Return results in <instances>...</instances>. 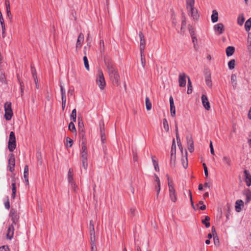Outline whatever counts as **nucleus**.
<instances>
[{
  "instance_id": "1",
  "label": "nucleus",
  "mask_w": 251,
  "mask_h": 251,
  "mask_svg": "<svg viewBox=\"0 0 251 251\" xmlns=\"http://www.w3.org/2000/svg\"><path fill=\"white\" fill-rule=\"evenodd\" d=\"M105 63L108 71L109 78L113 84L117 86L120 85V75L113 63L109 60L105 61Z\"/></svg>"
},
{
  "instance_id": "2",
  "label": "nucleus",
  "mask_w": 251,
  "mask_h": 251,
  "mask_svg": "<svg viewBox=\"0 0 251 251\" xmlns=\"http://www.w3.org/2000/svg\"><path fill=\"white\" fill-rule=\"evenodd\" d=\"M195 0H186V9L188 14L194 20H197L199 18L198 12L194 7Z\"/></svg>"
},
{
  "instance_id": "3",
  "label": "nucleus",
  "mask_w": 251,
  "mask_h": 251,
  "mask_svg": "<svg viewBox=\"0 0 251 251\" xmlns=\"http://www.w3.org/2000/svg\"><path fill=\"white\" fill-rule=\"evenodd\" d=\"M168 179V185L169 187V197L173 202H176L177 201V195L173 185V181L169 179L168 175H167Z\"/></svg>"
},
{
  "instance_id": "4",
  "label": "nucleus",
  "mask_w": 251,
  "mask_h": 251,
  "mask_svg": "<svg viewBox=\"0 0 251 251\" xmlns=\"http://www.w3.org/2000/svg\"><path fill=\"white\" fill-rule=\"evenodd\" d=\"M96 83L100 90H102L105 88L106 83L103 74L101 70H98L97 77L96 78Z\"/></svg>"
},
{
  "instance_id": "5",
  "label": "nucleus",
  "mask_w": 251,
  "mask_h": 251,
  "mask_svg": "<svg viewBox=\"0 0 251 251\" xmlns=\"http://www.w3.org/2000/svg\"><path fill=\"white\" fill-rule=\"evenodd\" d=\"M5 114L4 118L6 120H10L13 116V111L11 108V103L10 101H6L4 105Z\"/></svg>"
},
{
  "instance_id": "6",
  "label": "nucleus",
  "mask_w": 251,
  "mask_h": 251,
  "mask_svg": "<svg viewBox=\"0 0 251 251\" xmlns=\"http://www.w3.org/2000/svg\"><path fill=\"white\" fill-rule=\"evenodd\" d=\"M16 148V139L15 133L11 131L10 133L8 141V149L10 151L12 152Z\"/></svg>"
},
{
  "instance_id": "7",
  "label": "nucleus",
  "mask_w": 251,
  "mask_h": 251,
  "mask_svg": "<svg viewBox=\"0 0 251 251\" xmlns=\"http://www.w3.org/2000/svg\"><path fill=\"white\" fill-rule=\"evenodd\" d=\"M80 157L81 158L82 166L84 169L86 170L88 167V163H87L88 152L80 151Z\"/></svg>"
},
{
  "instance_id": "8",
  "label": "nucleus",
  "mask_w": 251,
  "mask_h": 251,
  "mask_svg": "<svg viewBox=\"0 0 251 251\" xmlns=\"http://www.w3.org/2000/svg\"><path fill=\"white\" fill-rule=\"evenodd\" d=\"M89 232L90 236V240L92 242L95 241V231L94 223L92 220L89 223Z\"/></svg>"
},
{
  "instance_id": "9",
  "label": "nucleus",
  "mask_w": 251,
  "mask_h": 251,
  "mask_svg": "<svg viewBox=\"0 0 251 251\" xmlns=\"http://www.w3.org/2000/svg\"><path fill=\"white\" fill-rule=\"evenodd\" d=\"M139 37L140 39V52H144V50L145 49L146 45V41L145 39L144 35L142 32H140L139 33Z\"/></svg>"
},
{
  "instance_id": "10",
  "label": "nucleus",
  "mask_w": 251,
  "mask_h": 251,
  "mask_svg": "<svg viewBox=\"0 0 251 251\" xmlns=\"http://www.w3.org/2000/svg\"><path fill=\"white\" fill-rule=\"evenodd\" d=\"M186 75L185 73H181L179 75L178 83L180 87H185L186 83Z\"/></svg>"
},
{
  "instance_id": "11",
  "label": "nucleus",
  "mask_w": 251,
  "mask_h": 251,
  "mask_svg": "<svg viewBox=\"0 0 251 251\" xmlns=\"http://www.w3.org/2000/svg\"><path fill=\"white\" fill-rule=\"evenodd\" d=\"M188 149L190 152H192L194 150V142L191 136L186 137Z\"/></svg>"
},
{
  "instance_id": "12",
  "label": "nucleus",
  "mask_w": 251,
  "mask_h": 251,
  "mask_svg": "<svg viewBox=\"0 0 251 251\" xmlns=\"http://www.w3.org/2000/svg\"><path fill=\"white\" fill-rule=\"evenodd\" d=\"M10 216L11 217L13 224H16L19 219V216L17 214V211L14 209H12L10 212Z\"/></svg>"
},
{
  "instance_id": "13",
  "label": "nucleus",
  "mask_w": 251,
  "mask_h": 251,
  "mask_svg": "<svg viewBox=\"0 0 251 251\" xmlns=\"http://www.w3.org/2000/svg\"><path fill=\"white\" fill-rule=\"evenodd\" d=\"M201 99L203 106L205 109L209 110L210 108V105L207 96L205 95H202Z\"/></svg>"
},
{
  "instance_id": "14",
  "label": "nucleus",
  "mask_w": 251,
  "mask_h": 251,
  "mask_svg": "<svg viewBox=\"0 0 251 251\" xmlns=\"http://www.w3.org/2000/svg\"><path fill=\"white\" fill-rule=\"evenodd\" d=\"M84 41V35L82 33H80L78 37L76 43V50L80 49L83 44Z\"/></svg>"
},
{
  "instance_id": "15",
  "label": "nucleus",
  "mask_w": 251,
  "mask_h": 251,
  "mask_svg": "<svg viewBox=\"0 0 251 251\" xmlns=\"http://www.w3.org/2000/svg\"><path fill=\"white\" fill-rule=\"evenodd\" d=\"M8 167L9 171L11 172H12L14 170V167L15 165V160L14 155L12 154L10 156L8 161Z\"/></svg>"
},
{
  "instance_id": "16",
  "label": "nucleus",
  "mask_w": 251,
  "mask_h": 251,
  "mask_svg": "<svg viewBox=\"0 0 251 251\" xmlns=\"http://www.w3.org/2000/svg\"><path fill=\"white\" fill-rule=\"evenodd\" d=\"M222 161L227 168H229L232 165L231 159L228 155H224L223 157Z\"/></svg>"
},
{
  "instance_id": "17",
  "label": "nucleus",
  "mask_w": 251,
  "mask_h": 251,
  "mask_svg": "<svg viewBox=\"0 0 251 251\" xmlns=\"http://www.w3.org/2000/svg\"><path fill=\"white\" fill-rule=\"evenodd\" d=\"M176 138L177 143V145L181 151V153H183V148L182 147L180 139L179 137L178 133V127L177 124H176Z\"/></svg>"
},
{
  "instance_id": "18",
  "label": "nucleus",
  "mask_w": 251,
  "mask_h": 251,
  "mask_svg": "<svg viewBox=\"0 0 251 251\" xmlns=\"http://www.w3.org/2000/svg\"><path fill=\"white\" fill-rule=\"evenodd\" d=\"M214 29L215 31L218 32L219 34H221L224 31V26L222 23H218L214 26Z\"/></svg>"
},
{
  "instance_id": "19",
  "label": "nucleus",
  "mask_w": 251,
  "mask_h": 251,
  "mask_svg": "<svg viewBox=\"0 0 251 251\" xmlns=\"http://www.w3.org/2000/svg\"><path fill=\"white\" fill-rule=\"evenodd\" d=\"M244 173L245 176L246 183L248 186H250L251 185V176L246 170L244 171Z\"/></svg>"
},
{
  "instance_id": "20",
  "label": "nucleus",
  "mask_w": 251,
  "mask_h": 251,
  "mask_svg": "<svg viewBox=\"0 0 251 251\" xmlns=\"http://www.w3.org/2000/svg\"><path fill=\"white\" fill-rule=\"evenodd\" d=\"M28 176V166L27 165H25L24 168V177L25 179V181L26 183V185H28V184H29Z\"/></svg>"
},
{
  "instance_id": "21",
  "label": "nucleus",
  "mask_w": 251,
  "mask_h": 251,
  "mask_svg": "<svg viewBox=\"0 0 251 251\" xmlns=\"http://www.w3.org/2000/svg\"><path fill=\"white\" fill-rule=\"evenodd\" d=\"M243 201L241 200H238L235 203V210L237 212H239L241 209V206H243Z\"/></svg>"
},
{
  "instance_id": "22",
  "label": "nucleus",
  "mask_w": 251,
  "mask_h": 251,
  "mask_svg": "<svg viewBox=\"0 0 251 251\" xmlns=\"http://www.w3.org/2000/svg\"><path fill=\"white\" fill-rule=\"evenodd\" d=\"M14 234V227L12 225L9 226L7 232V238L9 239H11Z\"/></svg>"
},
{
  "instance_id": "23",
  "label": "nucleus",
  "mask_w": 251,
  "mask_h": 251,
  "mask_svg": "<svg viewBox=\"0 0 251 251\" xmlns=\"http://www.w3.org/2000/svg\"><path fill=\"white\" fill-rule=\"evenodd\" d=\"M86 49V47H84V52L85 55L86 54V51H85ZM83 61H84V66H85V67L86 69L87 70L89 71V65L88 60V59H87V57L86 55H85L83 57Z\"/></svg>"
},
{
  "instance_id": "24",
  "label": "nucleus",
  "mask_w": 251,
  "mask_h": 251,
  "mask_svg": "<svg viewBox=\"0 0 251 251\" xmlns=\"http://www.w3.org/2000/svg\"><path fill=\"white\" fill-rule=\"evenodd\" d=\"M68 181L69 183L74 182L73 179V169L70 168L68 173Z\"/></svg>"
},
{
  "instance_id": "25",
  "label": "nucleus",
  "mask_w": 251,
  "mask_h": 251,
  "mask_svg": "<svg viewBox=\"0 0 251 251\" xmlns=\"http://www.w3.org/2000/svg\"><path fill=\"white\" fill-rule=\"evenodd\" d=\"M80 151L87 152L86 139H82L81 144V149Z\"/></svg>"
},
{
  "instance_id": "26",
  "label": "nucleus",
  "mask_w": 251,
  "mask_h": 251,
  "mask_svg": "<svg viewBox=\"0 0 251 251\" xmlns=\"http://www.w3.org/2000/svg\"><path fill=\"white\" fill-rule=\"evenodd\" d=\"M218 13L216 10H214L212 11V14L211 15V21L213 23H215L218 21Z\"/></svg>"
},
{
  "instance_id": "27",
  "label": "nucleus",
  "mask_w": 251,
  "mask_h": 251,
  "mask_svg": "<svg viewBox=\"0 0 251 251\" xmlns=\"http://www.w3.org/2000/svg\"><path fill=\"white\" fill-rule=\"evenodd\" d=\"M235 50V48L232 46H229L226 49V54L227 56H231Z\"/></svg>"
},
{
  "instance_id": "28",
  "label": "nucleus",
  "mask_w": 251,
  "mask_h": 251,
  "mask_svg": "<svg viewBox=\"0 0 251 251\" xmlns=\"http://www.w3.org/2000/svg\"><path fill=\"white\" fill-rule=\"evenodd\" d=\"M12 186V198L14 199L16 196V182L15 180H12V183L11 185Z\"/></svg>"
},
{
  "instance_id": "29",
  "label": "nucleus",
  "mask_w": 251,
  "mask_h": 251,
  "mask_svg": "<svg viewBox=\"0 0 251 251\" xmlns=\"http://www.w3.org/2000/svg\"><path fill=\"white\" fill-rule=\"evenodd\" d=\"M78 131H79V136H80V137H81L82 138V139H86L84 137L85 132H84V126L83 125L80 126V123H79Z\"/></svg>"
},
{
  "instance_id": "30",
  "label": "nucleus",
  "mask_w": 251,
  "mask_h": 251,
  "mask_svg": "<svg viewBox=\"0 0 251 251\" xmlns=\"http://www.w3.org/2000/svg\"><path fill=\"white\" fill-rule=\"evenodd\" d=\"M237 77L235 74H232L231 76V82L234 89H235L237 86Z\"/></svg>"
},
{
  "instance_id": "31",
  "label": "nucleus",
  "mask_w": 251,
  "mask_h": 251,
  "mask_svg": "<svg viewBox=\"0 0 251 251\" xmlns=\"http://www.w3.org/2000/svg\"><path fill=\"white\" fill-rule=\"evenodd\" d=\"M247 48L248 50L251 52V33H249L248 35Z\"/></svg>"
},
{
  "instance_id": "32",
  "label": "nucleus",
  "mask_w": 251,
  "mask_h": 251,
  "mask_svg": "<svg viewBox=\"0 0 251 251\" xmlns=\"http://www.w3.org/2000/svg\"><path fill=\"white\" fill-rule=\"evenodd\" d=\"M251 28V17L249 18L245 23V28L247 31H249Z\"/></svg>"
},
{
  "instance_id": "33",
  "label": "nucleus",
  "mask_w": 251,
  "mask_h": 251,
  "mask_svg": "<svg viewBox=\"0 0 251 251\" xmlns=\"http://www.w3.org/2000/svg\"><path fill=\"white\" fill-rule=\"evenodd\" d=\"M205 82L206 85L209 87H212V81L211 79V75L210 74H209L208 75H206L205 77Z\"/></svg>"
},
{
  "instance_id": "34",
  "label": "nucleus",
  "mask_w": 251,
  "mask_h": 251,
  "mask_svg": "<svg viewBox=\"0 0 251 251\" xmlns=\"http://www.w3.org/2000/svg\"><path fill=\"white\" fill-rule=\"evenodd\" d=\"M210 217L208 216L205 217V219L202 220V223L204 224L206 227L208 228L210 226V223L208 222L210 220Z\"/></svg>"
},
{
  "instance_id": "35",
  "label": "nucleus",
  "mask_w": 251,
  "mask_h": 251,
  "mask_svg": "<svg viewBox=\"0 0 251 251\" xmlns=\"http://www.w3.org/2000/svg\"><path fill=\"white\" fill-rule=\"evenodd\" d=\"M70 119L72 120L74 122H76V110L74 109L72 110V113L70 115Z\"/></svg>"
},
{
  "instance_id": "36",
  "label": "nucleus",
  "mask_w": 251,
  "mask_h": 251,
  "mask_svg": "<svg viewBox=\"0 0 251 251\" xmlns=\"http://www.w3.org/2000/svg\"><path fill=\"white\" fill-rule=\"evenodd\" d=\"M151 103L150 100L149 98L147 97L146 98V107L148 110H150L151 108Z\"/></svg>"
},
{
  "instance_id": "37",
  "label": "nucleus",
  "mask_w": 251,
  "mask_h": 251,
  "mask_svg": "<svg viewBox=\"0 0 251 251\" xmlns=\"http://www.w3.org/2000/svg\"><path fill=\"white\" fill-rule=\"evenodd\" d=\"M244 195L246 196V202H249L251 200V192L249 190L244 191Z\"/></svg>"
},
{
  "instance_id": "38",
  "label": "nucleus",
  "mask_w": 251,
  "mask_h": 251,
  "mask_svg": "<svg viewBox=\"0 0 251 251\" xmlns=\"http://www.w3.org/2000/svg\"><path fill=\"white\" fill-rule=\"evenodd\" d=\"M0 24L1 25V27H2V36H3V37H5V25L4 23V20H3L2 17H0Z\"/></svg>"
},
{
  "instance_id": "39",
  "label": "nucleus",
  "mask_w": 251,
  "mask_h": 251,
  "mask_svg": "<svg viewBox=\"0 0 251 251\" xmlns=\"http://www.w3.org/2000/svg\"><path fill=\"white\" fill-rule=\"evenodd\" d=\"M188 90H187V94H190L192 92V85L190 79V78L188 77Z\"/></svg>"
},
{
  "instance_id": "40",
  "label": "nucleus",
  "mask_w": 251,
  "mask_h": 251,
  "mask_svg": "<svg viewBox=\"0 0 251 251\" xmlns=\"http://www.w3.org/2000/svg\"><path fill=\"white\" fill-rule=\"evenodd\" d=\"M235 60L234 59L231 60L228 63V66L230 70H232L235 68Z\"/></svg>"
},
{
  "instance_id": "41",
  "label": "nucleus",
  "mask_w": 251,
  "mask_h": 251,
  "mask_svg": "<svg viewBox=\"0 0 251 251\" xmlns=\"http://www.w3.org/2000/svg\"><path fill=\"white\" fill-rule=\"evenodd\" d=\"M154 187L156 190V199H158L161 190V185L160 184H156Z\"/></svg>"
},
{
  "instance_id": "42",
  "label": "nucleus",
  "mask_w": 251,
  "mask_h": 251,
  "mask_svg": "<svg viewBox=\"0 0 251 251\" xmlns=\"http://www.w3.org/2000/svg\"><path fill=\"white\" fill-rule=\"evenodd\" d=\"M68 128L72 132H76L75 127L73 121L70 123Z\"/></svg>"
},
{
  "instance_id": "43",
  "label": "nucleus",
  "mask_w": 251,
  "mask_h": 251,
  "mask_svg": "<svg viewBox=\"0 0 251 251\" xmlns=\"http://www.w3.org/2000/svg\"><path fill=\"white\" fill-rule=\"evenodd\" d=\"M141 54V64L143 66V67H145L146 65V60H145V57L144 52H140Z\"/></svg>"
},
{
  "instance_id": "44",
  "label": "nucleus",
  "mask_w": 251,
  "mask_h": 251,
  "mask_svg": "<svg viewBox=\"0 0 251 251\" xmlns=\"http://www.w3.org/2000/svg\"><path fill=\"white\" fill-rule=\"evenodd\" d=\"M171 153L174 154H176V145L175 141L174 139L173 140V144L172 145Z\"/></svg>"
},
{
  "instance_id": "45",
  "label": "nucleus",
  "mask_w": 251,
  "mask_h": 251,
  "mask_svg": "<svg viewBox=\"0 0 251 251\" xmlns=\"http://www.w3.org/2000/svg\"><path fill=\"white\" fill-rule=\"evenodd\" d=\"M163 127L166 131H168L169 130V125L166 119H163Z\"/></svg>"
},
{
  "instance_id": "46",
  "label": "nucleus",
  "mask_w": 251,
  "mask_h": 251,
  "mask_svg": "<svg viewBox=\"0 0 251 251\" xmlns=\"http://www.w3.org/2000/svg\"><path fill=\"white\" fill-rule=\"evenodd\" d=\"M244 21L245 19L244 16L243 15H240L238 18L237 23L239 25H241L243 24Z\"/></svg>"
},
{
  "instance_id": "47",
  "label": "nucleus",
  "mask_w": 251,
  "mask_h": 251,
  "mask_svg": "<svg viewBox=\"0 0 251 251\" xmlns=\"http://www.w3.org/2000/svg\"><path fill=\"white\" fill-rule=\"evenodd\" d=\"M176 154L171 153V165H175L176 164Z\"/></svg>"
},
{
  "instance_id": "48",
  "label": "nucleus",
  "mask_w": 251,
  "mask_h": 251,
  "mask_svg": "<svg viewBox=\"0 0 251 251\" xmlns=\"http://www.w3.org/2000/svg\"><path fill=\"white\" fill-rule=\"evenodd\" d=\"M170 112L171 116L173 117H175L176 116L175 106H170Z\"/></svg>"
},
{
  "instance_id": "49",
  "label": "nucleus",
  "mask_w": 251,
  "mask_h": 251,
  "mask_svg": "<svg viewBox=\"0 0 251 251\" xmlns=\"http://www.w3.org/2000/svg\"><path fill=\"white\" fill-rule=\"evenodd\" d=\"M66 142L67 143V145L69 147H71L73 143V140L69 137H67Z\"/></svg>"
},
{
  "instance_id": "50",
  "label": "nucleus",
  "mask_w": 251,
  "mask_h": 251,
  "mask_svg": "<svg viewBox=\"0 0 251 251\" xmlns=\"http://www.w3.org/2000/svg\"><path fill=\"white\" fill-rule=\"evenodd\" d=\"M202 166H203V169H204V175L206 177H208V169H207V166H206L205 163H203Z\"/></svg>"
},
{
  "instance_id": "51",
  "label": "nucleus",
  "mask_w": 251,
  "mask_h": 251,
  "mask_svg": "<svg viewBox=\"0 0 251 251\" xmlns=\"http://www.w3.org/2000/svg\"><path fill=\"white\" fill-rule=\"evenodd\" d=\"M198 204H199H199H200V205H201V206L200 207V209L201 210H205V209H206V206H205L204 204H203V201H200L199 202Z\"/></svg>"
},
{
  "instance_id": "52",
  "label": "nucleus",
  "mask_w": 251,
  "mask_h": 251,
  "mask_svg": "<svg viewBox=\"0 0 251 251\" xmlns=\"http://www.w3.org/2000/svg\"><path fill=\"white\" fill-rule=\"evenodd\" d=\"M70 184L71 185V186L72 189L74 190V191L75 192L76 191L77 187L76 185L75 181L70 183Z\"/></svg>"
},
{
  "instance_id": "53",
  "label": "nucleus",
  "mask_w": 251,
  "mask_h": 251,
  "mask_svg": "<svg viewBox=\"0 0 251 251\" xmlns=\"http://www.w3.org/2000/svg\"><path fill=\"white\" fill-rule=\"evenodd\" d=\"M95 241L92 242L91 241L92 251H97L96 246L95 244Z\"/></svg>"
},
{
  "instance_id": "54",
  "label": "nucleus",
  "mask_w": 251,
  "mask_h": 251,
  "mask_svg": "<svg viewBox=\"0 0 251 251\" xmlns=\"http://www.w3.org/2000/svg\"><path fill=\"white\" fill-rule=\"evenodd\" d=\"M0 251H10V250L8 246H3L0 247Z\"/></svg>"
},
{
  "instance_id": "55",
  "label": "nucleus",
  "mask_w": 251,
  "mask_h": 251,
  "mask_svg": "<svg viewBox=\"0 0 251 251\" xmlns=\"http://www.w3.org/2000/svg\"><path fill=\"white\" fill-rule=\"evenodd\" d=\"M4 206H5V207L7 209H9L10 208V203H9V199L8 198H7V201L4 203Z\"/></svg>"
},
{
  "instance_id": "56",
  "label": "nucleus",
  "mask_w": 251,
  "mask_h": 251,
  "mask_svg": "<svg viewBox=\"0 0 251 251\" xmlns=\"http://www.w3.org/2000/svg\"><path fill=\"white\" fill-rule=\"evenodd\" d=\"M136 212V208L132 207L130 209V213L132 216H134L135 215Z\"/></svg>"
},
{
  "instance_id": "57",
  "label": "nucleus",
  "mask_w": 251,
  "mask_h": 251,
  "mask_svg": "<svg viewBox=\"0 0 251 251\" xmlns=\"http://www.w3.org/2000/svg\"><path fill=\"white\" fill-rule=\"evenodd\" d=\"M60 91L61 95L66 94L65 89L64 88L63 86H62L61 84L60 85Z\"/></svg>"
},
{
  "instance_id": "58",
  "label": "nucleus",
  "mask_w": 251,
  "mask_h": 251,
  "mask_svg": "<svg viewBox=\"0 0 251 251\" xmlns=\"http://www.w3.org/2000/svg\"><path fill=\"white\" fill-rule=\"evenodd\" d=\"M211 232H212L213 236H214V239L215 240V234H216V230H215L214 226H212L211 227Z\"/></svg>"
},
{
  "instance_id": "59",
  "label": "nucleus",
  "mask_w": 251,
  "mask_h": 251,
  "mask_svg": "<svg viewBox=\"0 0 251 251\" xmlns=\"http://www.w3.org/2000/svg\"><path fill=\"white\" fill-rule=\"evenodd\" d=\"M32 74H33V76L34 77L35 82L36 83V87L37 88H38V85L37 84V76L34 74V73L33 72H32Z\"/></svg>"
},
{
  "instance_id": "60",
  "label": "nucleus",
  "mask_w": 251,
  "mask_h": 251,
  "mask_svg": "<svg viewBox=\"0 0 251 251\" xmlns=\"http://www.w3.org/2000/svg\"><path fill=\"white\" fill-rule=\"evenodd\" d=\"M187 151H185V155H186V157H185V159L186 160V163L185 164V162H183L182 164H183V167L185 168H186L188 166V163H187Z\"/></svg>"
},
{
  "instance_id": "61",
  "label": "nucleus",
  "mask_w": 251,
  "mask_h": 251,
  "mask_svg": "<svg viewBox=\"0 0 251 251\" xmlns=\"http://www.w3.org/2000/svg\"><path fill=\"white\" fill-rule=\"evenodd\" d=\"M169 101H170V106H175L174 102V100H173V97L172 96L170 97V99H169Z\"/></svg>"
},
{
  "instance_id": "62",
  "label": "nucleus",
  "mask_w": 251,
  "mask_h": 251,
  "mask_svg": "<svg viewBox=\"0 0 251 251\" xmlns=\"http://www.w3.org/2000/svg\"><path fill=\"white\" fill-rule=\"evenodd\" d=\"M154 176H155V182H156V184H160V179H159L158 176L156 175H155Z\"/></svg>"
},
{
  "instance_id": "63",
  "label": "nucleus",
  "mask_w": 251,
  "mask_h": 251,
  "mask_svg": "<svg viewBox=\"0 0 251 251\" xmlns=\"http://www.w3.org/2000/svg\"><path fill=\"white\" fill-rule=\"evenodd\" d=\"M62 102H66V94L61 95Z\"/></svg>"
},
{
  "instance_id": "64",
  "label": "nucleus",
  "mask_w": 251,
  "mask_h": 251,
  "mask_svg": "<svg viewBox=\"0 0 251 251\" xmlns=\"http://www.w3.org/2000/svg\"><path fill=\"white\" fill-rule=\"evenodd\" d=\"M133 158L134 161H137V155L136 153L133 152Z\"/></svg>"
}]
</instances>
